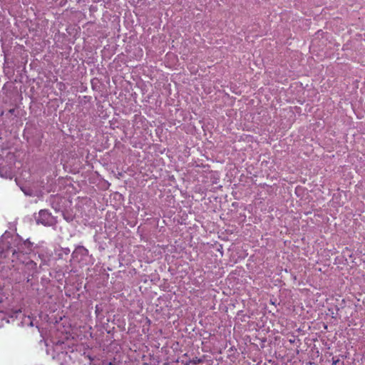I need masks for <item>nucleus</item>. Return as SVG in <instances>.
I'll use <instances>...</instances> for the list:
<instances>
[{"instance_id":"obj_4","label":"nucleus","mask_w":365,"mask_h":365,"mask_svg":"<svg viewBox=\"0 0 365 365\" xmlns=\"http://www.w3.org/2000/svg\"><path fill=\"white\" fill-rule=\"evenodd\" d=\"M190 362L192 364H200L201 362H202V360L201 359H199L197 357H195L194 359H192Z\"/></svg>"},{"instance_id":"obj_2","label":"nucleus","mask_w":365,"mask_h":365,"mask_svg":"<svg viewBox=\"0 0 365 365\" xmlns=\"http://www.w3.org/2000/svg\"><path fill=\"white\" fill-rule=\"evenodd\" d=\"M51 219V214L45 210H41L38 213V217L37 218V223H41L44 225H48L49 220Z\"/></svg>"},{"instance_id":"obj_1","label":"nucleus","mask_w":365,"mask_h":365,"mask_svg":"<svg viewBox=\"0 0 365 365\" xmlns=\"http://www.w3.org/2000/svg\"><path fill=\"white\" fill-rule=\"evenodd\" d=\"M32 242L29 240L24 241L18 245L17 250L13 251V256L19 258L21 254L29 255L32 251Z\"/></svg>"},{"instance_id":"obj_3","label":"nucleus","mask_w":365,"mask_h":365,"mask_svg":"<svg viewBox=\"0 0 365 365\" xmlns=\"http://www.w3.org/2000/svg\"><path fill=\"white\" fill-rule=\"evenodd\" d=\"M26 266L28 267V269H31L33 270H36L37 267V264L36 262H34L33 260H29L26 263Z\"/></svg>"},{"instance_id":"obj_5","label":"nucleus","mask_w":365,"mask_h":365,"mask_svg":"<svg viewBox=\"0 0 365 365\" xmlns=\"http://www.w3.org/2000/svg\"><path fill=\"white\" fill-rule=\"evenodd\" d=\"M339 362V359L332 358V365H337Z\"/></svg>"}]
</instances>
